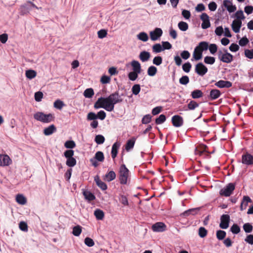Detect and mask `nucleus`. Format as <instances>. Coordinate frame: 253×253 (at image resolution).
Instances as JSON below:
<instances>
[{"instance_id":"obj_1","label":"nucleus","mask_w":253,"mask_h":253,"mask_svg":"<svg viewBox=\"0 0 253 253\" xmlns=\"http://www.w3.org/2000/svg\"><path fill=\"white\" fill-rule=\"evenodd\" d=\"M123 101V99L119 95V92L116 91L107 97H104L103 104L104 109L108 112H111L114 110L115 105L121 103Z\"/></svg>"},{"instance_id":"obj_2","label":"nucleus","mask_w":253,"mask_h":253,"mask_svg":"<svg viewBox=\"0 0 253 253\" xmlns=\"http://www.w3.org/2000/svg\"><path fill=\"white\" fill-rule=\"evenodd\" d=\"M34 118L43 123H49L54 120V116L50 113L45 114L42 112H37L34 114Z\"/></svg>"},{"instance_id":"obj_3","label":"nucleus","mask_w":253,"mask_h":253,"mask_svg":"<svg viewBox=\"0 0 253 253\" xmlns=\"http://www.w3.org/2000/svg\"><path fill=\"white\" fill-rule=\"evenodd\" d=\"M129 170L125 164H122L119 169V179L121 184H126L129 175Z\"/></svg>"},{"instance_id":"obj_4","label":"nucleus","mask_w":253,"mask_h":253,"mask_svg":"<svg viewBox=\"0 0 253 253\" xmlns=\"http://www.w3.org/2000/svg\"><path fill=\"white\" fill-rule=\"evenodd\" d=\"M224 53H223L221 50L217 52L218 59L222 62L226 63H231L233 60V56L227 51L226 49H224Z\"/></svg>"},{"instance_id":"obj_5","label":"nucleus","mask_w":253,"mask_h":253,"mask_svg":"<svg viewBox=\"0 0 253 253\" xmlns=\"http://www.w3.org/2000/svg\"><path fill=\"white\" fill-rule=\"evenodd\" d=\"M235 189V183H229L219 191L221 196L229 197Z\"/></svg>"},{"instance_id":"obj_6","label":"nucleus","mask_w":253,"mask_h":253,"mask_svg":"<svg viewBox=\"0 0 253 253\" xmlns=\"http://www.w3.org/2000/svg\"><path fill=\"white\" fill-rule=\"evenodd\" d=\"M38 9L39 8L33 2L30 1H27L26 3L21 5L20 7V13L22 15L28 14L32 8Z\"/></svg>"},{"instance_id":"obj_7","label":"nucleus","mask_w":253,"mask_h":253,"mask_svg":"<svg viewBox=\"0 0 253 253\" xmlns=\"http://www.w3.org/2000/svg\"><path fill=\"white\" fill-rule=\"evenodd\" d=\"M208 71V68L202 62L196 64L195 72L199 76H204Z\"/></svg>"},{"instance_id":"obj_8","label":"nucleus","mask_w":253,"mask_h":253,"mask_svg":"<svg viewBox=\"0 0 253 253\" xmlns=\"http://www.w3.org/2000/svg\"><path fill=\"white\" fill-rule=\"evenodd\" d=\"M241 162L247 166H253V155L248 152L243 154Z\"/></svg>"},{"instance_id":"obj_9","label":"nucleus","mask_w":253,"mask_h":253,"mask_svg":"<svg viewBox=\"0 0 253 253\" xmlns=\"http://www.w3.org/2000/svg\"><path fill=\"white\" fill-rule=\"evenodd\" d=\"M209 44L207 42L203 41L199 43L198 46H197L196 47H199L200 54L196 58H195V60L198 61L202 58L203 52L207 50L209 48Z\"/></svg>"},{"instance_id":"obj_10","label":"nucleus","mask_w":253,"mask_h":253,"mask_svg":"<svg viewBox=\"0 0 253 253\" xmlns=\"http://www.w3.org/2000/svg\"><path fill=\"white\" fill-rule=\"evenodd\" d=\"M230 217L228 214H222L220 216L219 227L223 229H226L229 227Z\"/></svg>"},{"instance_id":"obj_11","label":"nucleus","mask_w":253,"mask_h":253,"mask_svg":"<svg viewBox=\"0 0 253 253\" xmlns=\"http://www.w3.org/2000/svg\"><path fill=\"white\" fill-rule=\"evenodd\" d=\"M162 34V30L160 28H156L153 31L150 32V37L152 41H155L159 40Z\"/></svg>"},{"instance_id":"obj_12","label":"nucleus","mask_w":253,"mask_h":253,"mask_svg":"<svg viewBox=\"0 0 253 253\" xmlns=\"http://www.w3.org/2000/svg\"><path fill=\"white\" fill-rule=\"evenodd\" d=\"M151 229L154 232H162L166 230L167 226L163 222H158L152 225Z\"/></svg>"},{"instance_id":"obj_13","label":"nucleus","mask_w":253,"mask_h":253,"mask_svg":"<svg viewBox=\"0 0 253 253\" xmlns=\"http://www.w3.org/2000/svg\"><path fill=\"white\" fill-rule=\"evenodd\" d=\"M171 122L174 126L178 127L182 126L183 124V120L182 117L179 115H176L172 117Z\"/></svg>"},{"instance_id":"obj_14","label":"nucleus","mask_w":253,"mask_h":253,"mask_svg":"<svg viewBox=\"0 0 253 253\" xmlns=\"http://www.w3.org/2000/svg\"><path fill=\"white\" fill-rule=\"evenodd\" d=\"M201 210V207L196 208H192L189 209L188 210L185 211L181 213L180 214V216L182 217H186L188 216L189 215L192 214V215H195L197 213L198 211H200Z\"/></svg>"},{"instance_id":"obj_15","label":"nucleus","mask_w":253,"mask_h":253,"mask_svg":"<svg viewBox=\"0 0 253 253\" xmlns=\"http://www.w3.org/2000/svg\"><path fill=\"white\" fill-rule=\"evenodd\" d=\"M82 193L84 196V199L88 202L93 201L95 199V196L94 194L87 189H82Z\"/></svg>"},{"instance_id":"obj_16","label":"nucleus","mask_w":253,"mask_h":253,"mask_svg":"<svg viewBox=\"0 0 253 253\" xmlns=\"http://www.w3.org/2000/svg\"><path fill=\"white\" fill-rule=\"evenodd\" d=\"M223 6L225 7L227 10L230 13L233 12L236 10V5H233L229 0H224Z\"/></svg>"},{"instance_id":"obj_17","label":"nucleus","mask_w":253,"mask_h":253,"mask_svg":"<svg viewBox=\"0 0 253 253\" xmlns=\"http://www.w3.org/2000/svg\"><path fill=\"white\" fill-rule=\"evenodd\" d=\"M221 95V91L217 89H212L211 90L208 98L211 100H213L217 99Z\"/></svg>"},{"instance_id":"obj_18","label":"nucleus","mask_w":253,"mask_h":253,"mask_svg":"<svg viewBox=\"0 0 253 253\" xmlns=\"http://www.w3.org/2000/svg\"><path fill=\"white\" fill-rule=\"evenodd\" d=\"M242 21L239 20H233L232 24L231 27L232 30L235 33H238L240 32V28L242 26Z\"/></svg>"},{"instance_id":"obj_19","label":"nucleus","mask_w":253,"mask_h":253,"mask_svg":"<svg viewBox=\"0 0 253 253\" xmlns=\"http://www.w3.org/2000/svg\"><path fill=\"white\" fill-rule=\"evenodd\" d=\"M215 85L219 88H229L232 86V84L230 81L219 80Z\"/></svg>"},{"instance_id":"obj_20","label":"nucleus","mask_w":253,"mask_h":253,"mask_svg":"<svg viewBox=\"0 0 253 253\" xmlns=\"http://www.w3.org/2000/svg\"><path fill=\"white\" fill-rule=\"evenodd\" d=\"M251 199L248 196H244L240 205V210L244 211L247 208L249 203H252Z\"/></svg>"},{"instance_id":"obj_21","label":"nucleus","mask_w":253,"mask_h":253,"mask_svg":"<svg viewBox=\"0 0 253 253\" xmlns=\"http://www.w3.org/2000/svg\"><path fill=\"white\" fill-rule=\"evenodd\" d=\"M130 64L132 68V71L135 72L141 73V67L140 63L136 60H133Z\"/></svg>"},{"instance_id":"obj_22","label":"nucleus","mask_w":253,"mask_h":253,"mask_svg":"<svg viewBox=\"0 0 253 253\" xmlns=\"http://www.w3.org/2000/svg\"><path fill=\"white\" fill-rule=\"evenodd\" d=\"M120 147V143L118 142H116L113 144L111 153L113 159H115L117 157Z\"/></svg>"},{"instance_id":"obj_23","label":"nucleus","mask_w":253,"mask_h":253,"mask_svg":"<svg viewBox=\"0 0 253 253\" xmlns=\"http://www.w3.org/2000/svg\"><path fill=\"white\" fill-rule=\"evenodd\" d=\"M135 141L136 138L135 137H132L126 141L125 145V149L126 151L128 152L133 148Z\"/></svg>"},{"instance_id":"obj_24","label":"nucleus","mask_w":253,"mask_h":253,"mask_svg":"<svg viewBox=\"0 0 253 253\" xmlns=\"http://www.w3.org/2000/svg\"><path fill=\"white\" fill-rule=\"evenodd\" d=\"M150 56V53L148 51L145 50L141 51L139 55V58L142 62L147 61L149 59Z\"/></svg>"},{"instance_id":"obj_25","label":"nucleus","mask_w":253,"mask_h":253,"mask_svg":"<svg viewBox=\"0 0 253 253\" xmlns=\"http://www.w3.org/2000/svg\"><path fill=\"white\" fill-rule=\"evenodd\" d=\"M116 174L113 170L107 172L104 175V179L108 182H110L116 178Z\"/></svg>"},{"instance_id":"obj_26","label":"nucleus","mask_w":253,"mask_h":253,"mask_svg":"<svg viewBox=\"0 0 253 253\" xmlns=\"http://www.w3.org/2000/svg\"><path fill=\"white\" fill-rule=\"evenodd\" d=\"M94 181L96 182V185L102 190H105L107 189V184L102 181L98 175L95 176Z\"/></svg>"},{"instance_id":"obj_27","label":"nucleus","mask_w":253,"mask_h":253,"mask_svg":"<svg viewBox=\"0 0 253 253\" xmlns=\"http://www.w3.org/2000/svg\"><path fill=\"white\" fill-rule=\"evenodd\" d=\"M56 131V127L54 125H51L45 128L43 130V133L45 135H50Z\"/></svg>"},{"instance_id":"obj_28","label":"nucleus","mask_w":253,"mask_h":253,"mask_svg":"<svg viewBox=\"0 0 253 253\" xmlns=\"http://www.w3.org/2000/svg\"><path fill=\"white\" fill-rule=\"evenodd\" d=\"M0 158L1 159V162L2 167L8 166L11 164L12 161L10 157L7 155H1Z\"/></svg>"},{"instance_id":"obj_29","label":"nucleus","mask_w":253,"mask_h":253,"mask_svg":"<svg viewBox=\"0 0 253 253\" xmlns=\"http://www.w3.org/2000/svg\"><path fill=\"white\" fill-rule=\"evenodd\" d=\"M191 96L193 99H199L203 96V93L200 89H195L191 93Z\"/></svg>"},{"instance_id":"obj_30","label":"nucleus","mask_w":253,"mask_h":253,"mask_svg":"<svg viewBox=\"0 0 253 253\" xmlns=\"http://www.w3.org/2000/svg\"><path fill=\"white\" fill-rule=\"evenodd\" d=\"M94 214L97 220H102L104 217V213L100 209H96L94 211Z\"/></svg>"},{"instance_id":"obj_31","label":"nucleus","mask_w":253,"mask_h":253,"mask_svg":"<svg viewBox=\"0 0 253 253\" xmlns=\"http://www.w3.org/2000/svg\"><path fill=\"white\" fill-rule=\"evenodd\" d=\"M16 202L22 205H25L27 202L26 198L22 194H18L16 197Z\"/></svg>"},{"instance_id":"obj_32","label":"nucleus","mask_w":253,"mask_h":253,"mask_svg":"<svg viewBox=\"0 0 253 253\" xmlns=\"http://www.w3.org/2000/svg\"><path fill=\"white\" fill-rule=\"evenodd\" d=\"M25 75L28 79L32 80L36 76L37 72L34 70L29 69L26 71Z\"/></svg>"},{"instance_id":"obj_33","label":"nucleus","mask_w":253,"mask_h":253,"mask_svg":"<svg viewBox=\"0 0 253 253\" xmlns=\"http://www.w3.org/2000/svg\"><path fill=\"white\" fill-rule=\"evenodd\" d=\"M65 106H66V105L64 102L60 99H57L55 100L53 104L54 107L60 110H61Z\"/></svg>"},{"instance_id":"obj_34","label":"nucleus","mask_w":253,"mask_h":253,"mask_svg":"<svg viewBox=\"0 0 253 253\" xmlns=\"http://www.w3.org/2000/svg\"><path fill=\"white\" fill-rule=\"evenodd\" d=\"M103 99L104 97H100L98 99L94 105V107L95 109H97L101 108L104 109L105 105L102 104V102H103Z\"/></svg>"},{"instance_id":"obj_35","label":"nucleus","mask_w":253,"mask_h":253,"mask_svg":"<svg viewBox=\"0 0 253 253\" xmlns=\"http://www.w3.org/2000/svg\"><path fill=\"white\" fill-rule=\"evenodd\" d=\"M94 94V90L92 88H87L84 92V96L87 98H91Z\"/></svg>"},{"instance_id":"obj_36","label":"nucleus","mask_w":253,"mask_h":253,"mask_svg":"<svg viewBox=\"0 0 253 253\" xmlns=\"http://www.w3.org/2000/svg\"><path fill=\"white\" fill-rule=\"evenodd\" d=\"M138 39L143 42H147L148 40L149 37L146 33L144 32H140L137 35Z\"/></svg>"},{"instance_id":"obj_37","label":"nucleus","mask_w":253,"mask_h":253,"mask_svg":"<svg viewBox=\"0 0 253 253\" xmlns=\"http://www.w3.org/2000/svg\"><path fill=\"white\" fill-rule=\"evenodd\" d=\"M199 106V104L193 100H191L187 104L188 110H193Z\"/></svg>"},{"instance_id":"obj_38","label":"nucleus","mask_w":253,"mask_h":253,"mask_svg":"<svg viewBox=\"0 0 253 253\" xmlns=\"http://www.w3.org/2000/svg\"><path fill=\"white\" fill-rule=\"evenodd\" d=\"M95 160L97 161L102 162L104 160V154L101 151H97L94 155V157H93Z\"/></svg>"},{"instance_id":"obj_39","label":"nucleus","mask_w":253,"mask_h":253,"mask_svg":"<svg viewBox=\"0 0 253 253\" xmlns=\"http://www.w3.org/2000/svg\"><path fill=\"white\" fill-rule=\"evenodd\" d=\"M139 74L140 73L131 71L128 74L127 77L130 81H134L138 78Z\"/></svg>"},{"instance_id":"obj_40","label":"nucleus","mask_w":253,"mask_h":253,"mask_svg":"<svg viewBox=\"0 0 253 253\" xmlns=\"http://www.w3.org/2000/svg\"><path fill=\"white\" fill-rule=\"evenodd\" d=\"M157 72V69L154 66H150L147 70V74L151 77L154 76Z\"/></svg>"},{"instance_id":"obj_41","label":"nucleus","mask_w":253,"mask_h":253,"mask_svg":"<svg viewBox=\"0 0 253 253\" xmlns=\"http://www.w3.org/2000/svg\"><path fill=\"white\" fill-rule=\"evenodd\" d=\"M82 227L80 225L75 226L73 228L72 234L75 236H79L82 232Z\"/></svg>"},{"instance_id":"obj_42","label":"nucleus","mask_w":253,"mask_h":253,"mask_svg":"<svg viewBox=\"0 0 253 253\" xmlns=\"http://www.w3.org/2000/svg\"><path fill=\"white\" fill-rule=\"evenodd\" d=\"M230 230L233 234H237L240 232L241 229L237 224L234 223L230 227Z\"/></svg>"},{"instance_id":"obj_43","label":"nucleus","mask_w":253,"mask_h":253,"mask_svg":"<svg viewBox=\"0 0 253 253\" xmlns=\"http://www.w3.org/2000/svg\"><path fill=\"white\" fill-rule=\"evenodd\" d=\"M66 164L69 167H73L77 164V161L74 157L66 159Z\"/></svg>"},{"instance_id":"obj_44","label":"nucleus","mask_w":253,"mask_h":253,"mask_svg":"<svg viewBox=\"0 0 253 253\" xmlns=\"http://www.w3.org/2000/svg\"><path fill=\"white\" fill-rule=\"evenodd\" d=\"M244 231L247 233H250L252 232L253 227L250 223H246L243 226Z\"/></svg>"},{"instance_id":"obj_45","label":"nucleus","mask_w":253,"mask_h":253,"mask_svg":"<svg viewBox=\"0 0 253 253\" xmlns=\"http://www.w3.org/2000/svg\"><path fill=\"white\" fill-rule=\"evenodd\" d=\"M216 238L219 240H223L226 235V233L225 231L221 230H219L216 231Z\"/></svg>"},{"instance_id":"obj_46","label":"nucleus","mask_w":253,"mask_h":253,"mask_svg":"<svg viewBox=\"0 0 253 253\" xmlns=\"http://www.w3.org/2000/svg\"><path fill=\"white\" fill-rule=\"evenodd\" d=\"M152 50L153 52L157 53L163 51V49L160 43H156L153 45Z\"/></svg>"},{"instance_id":"obj_47","label":"nucleus","mask_w":253,"mask_h":253,"mask_svg":"<svg viewBox=\"0 0 253 253\" xmlns=\"http://www.w3.org/2000/svg\"><path fill=\"white\" fill-rule=\"evenodd\" d=\"M178 28L182 31H186L188 29V24L183 21H180L178 23Z\"/></svg>"},{"instance_id":"obj_48","label":"nucleus","mask_w":253,"mask_h":253,"mask_svg":"<svg viewBox=\"0 0 253 253\" xmlns=\"http://www.w3.org/2000/svg\"><path fill=\"white\" fill-rule=\"evenodd\" d=\"M166 120V117L164 114H161L155 119V123L157 125H160L164 123Z\"/></svg>"},{"instance_id":"obj_49","label":"nucleus","mask_w":253,"mask_h":253,"mask_svg":"<svg viewBox=\"0 0 253 253\" xmlns=\"http://www.w3.org/2000/svg\"><path fill=\"white\" fill-rule=\"evenodd\" d=\"M215 61V58L214 57L206 56L204 58V62L207 64L212 65Z\"/></svg>"},{"instance_id":"obj_50","label":"nucleus","mask_w":253,"mask_h":253,"mask_svg":"<svg viewBox=\"0 0 253 253\" xmlns=\"http://www.w3.org/2000/svg\"><path fill=\"white\" fill-rule=\"evenodd\" d=\"M105 137L101 134L96 135L95 137L94 141L97 144H102L105 141Z\"/></svg>"},{"instance_id":"obj_51","label":"nucleus","mask_w":253,"mask_h":253,"mask_svg":"<svg viewBox=\"0 0 253 253\" xmlns=\"http://www.w3.org/2000/svg\"><path fill=\"white\" fill-rule=\"evenodd\" d=\"M208 233L207 230L204 227H200L198 230V235L201 238L205 237Z\"/></svg>"},{"instance_id":"obj_52","label":"nucleus","mask_w":253,"mask_h":253,"mask_svg":"<svg viewBox=\"0 0 253 253\" xmlns=\"http://www.w3.org/2000/svg\"><path fill=\"white\" fill-rule=\"evenodd\" d=\"M140 89L141 87L140 84H135L132 87L131 91L134 95H137L140 91Z\"/></svg>"},{"instance_id":"obj_53","label":"nucleus","mask_w":253,"mask_h":253,"mask_svg":"<svg viewBox=\"0 0 253 253\" xmlns=\"http://www.w3.org/2000/svg\"><path fill=\"white\" fill-rule=\"evenodd\" d=\"M64 146L66 148L72 149L76 147V143L73 140H67L64 143Z\"/></svg>"},{"instance_id":"obj_54","label":"nucleus","mask_w":253,"mask_h":253,"mask_svg":"<svg viewBox=\"0 0 253 253\" xmlns=\"http://www.w3.org/2000/svg\"><path fill=\"white\" fill-rule=\"evenodd\" d=\"M179 83L182 85H186L189 82V78L188 76L184 75L179 79Z\"/></svg>"},{"instance_id":"obj_55","label":"nucleus","mask_w":253,"mask_h":253,"mask_svg":"<svg viewBox=\"0 0 253 253\" xmlns=\"http://www.w3.org/2000/svg\"><path fill=\"white\" fill-rule=\"evenodd\" d=\"M217 46L215 43H211L209 44V49L210 52L212 54H214L217 51Z\"/></svg>"},{"instance_id":"obj_56","label":"nucleus","mask_w":253,"mask_h":253,"mask_svg":"<svg viewBox=\"0 0 253 253\" xmlns=\"http://www.w3.org/2000/svg\"><path fill=\"white\" fill-rule=\"evenodd\" d=\"M245 56L250 59H253V48L251 49H246L244 50Z\"/></svg>"},{"instance_id":"obj_57","label":"nucleus","mask_w":253,"mask_h":253,"mask_svg":"<svg viewBox=\"0 0 253 253\" xmlns=\"http://www.w3.org/2000/svg\"><path fill=\"white\" fill-rule=\"evenodd\" d=\"M235 17L236 18L237 20L241 21V20H244L245 18L243 11L242 10L237 11L235 14Z\"/></svg>"},{"instance_id":"obj_58","label":"nucleus","mask_w":253,"mask_h":253,"mask_svg":"<svg viewBox=\"0 0 253 253\" xmlns=\"http://www.w3.org/2000/svg\"><path fill=\"white\" fill-rule=\"evenodd\" d=\"M163 62V58L160 56H155L153 60V63L156 66L160 65Z\"/></svg>"},{"instance_id":"obj_59","label":"nucleus","mask_w":253,"mask_h":253,"mask_svg":"<svg viewBox=\"0 0 253 253\" xmlns=\"http://www.w3.org/2000/svg\"><path fill=\"white\" fill-rule=\"evenodd\" d=\"M74 155V151L72 149L67 150L63 153V156L66 159L73 157Z\"/></svg>"},{"instance_id":"obj_60","label":"nucleus","mask_w":253,"mask_h":253,"mask_svg":"<svg viewBox=\"0 0 253 253\" xmlns=\"http://www.w3.org/2000/svg\"><path fill=\"white\" fill-rule=\"evenodd\" d=\"M191 67L192 65L189 62H187L182 65V69L186 73H189L191 70Z\"/></svg>"},{"instance_id":"obj_61","label":"nucleus","mask_w":253,"mask_h":253,"mask_svg":"<svg viewBox=\"0 0 253 253\" xmlns=\"http://www.w3.org/2000/svg\"><path fill=\"white\" fill-rule=\"evenodd\" d=\"M151 119L152 116L150 114H147L143 117L141 122L143 124H147L151 122Z\"/></svg>"},{"instance_id":"obj_62","label":"nucleus","mask_w":253,"mask_h":253,"mask_svg":"<svg viewBox=\"0 0 253 253\" xmlns=\"http://www.w3.org/2000/svg\"><path fill=\"white\" fill-rule=\"evenodd\" d=\"M249 42V40L246 37H244L239 41V44L241 46H246Z\"/></svg>"},{"instance_id":"obj_63","label":"nucleus","mask_w":253,"mask_h":253,"mask_svg":"<svg viewBox=\"0 0 253 253\" xmlns=\"http://www.w3.org/2000/svg\"><path fill=\"white\" fill-rule=\"evenodd\" d=\"M97 119H100L101 120H104L106 117V114L105 111L103 110H100L99 111L97 114Z\"/></svg>"},{"instance_id":"obj_64","label":"nucleus","mask_w":253,"mask_h":253,"mask_svg":"<svg viewBox=\"0 0 253 253\" xmlns=\"http://www.w3.org/2000/svg\"><path fill=\"white\" fill-rule=\"evenodd\" d=\"M43 93L41 91H37L35 93V99L37 102H40L42 100L43 97Z\"/></svg>"}]
</instances>
